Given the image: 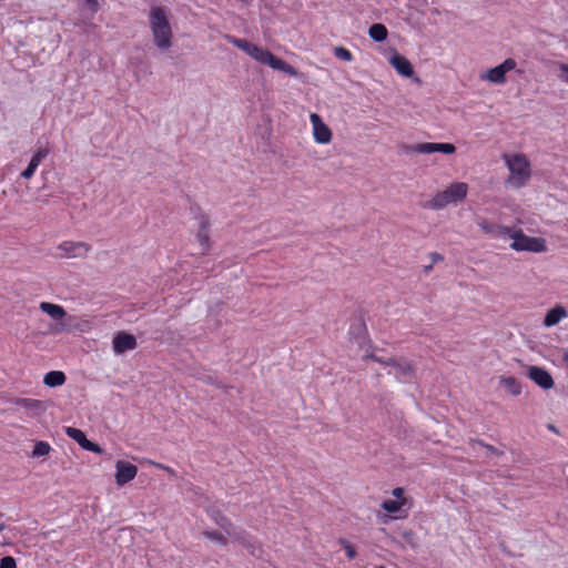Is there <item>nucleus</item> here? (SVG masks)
Instances as JSON below:
<instances>
[{
  "mask_svg": "<svg viewBox=\"0 0 568 568\" xmlns=\"http://www.w3.org/2000/svg\"><path fill=\"white\" fill-rule=\"evenodd\" d=\"M227 40L230 43H232L234 47L239 48L243 52H245L247 55H250L255 61L268 65L273 70L282 71L291 77L296 78L298 75V72L295 68L286 63L281 58H277L274 55L271 51L267 49H264L262 47H258L254 43L248 42L245 39H240L235 37H227Z\"/></svg>",
  "mask_w": 568,
  "mask_h": 568,
  "instance_id": "nucleus-1",
  "label": "nucleus"
},
{
  "mask_svg": "<svg viewBox=\"0 0 568 568\" xmlns=\"http://www.w3.org/2000/svg\"><path fill=\"white\" fill-rule=\"evenodd\" d=\"M149 27L154 45L161 51L170 50L173 31L169 10L161 6H152L149 12Z\"/></svg>",
  "mask_w": 568,
  "mask_h": 568,
  "instance_id": "nucleus-2",
  "label": "nucleus"
},
{
  "mask_svg": "<svg viewBox=\"0 0 568 568\" xmlns=\"http://www.w3.org/2000/svg\"><path fill=\"white\" fill-rule=\"evenodd\" d=\"M503 160L509 170L506 184L520 189L525 186L531 176L530 162L524 154H505Z\"/></svg>",
  "mask_w": 568,
  "mask_h": 568,
  "instance_id": "nucleus-3",
  "label": "nucleus"
},
{
  "mask_svg": "<svg viewBox=\"0 0 568 568\" xmlns=\"http://www.w3.org/2000/svg\"><path fill=\"white\" fill-rule=\"evenodd\" d=\"M468 194V184L465 182H454L445 190L436 193L426 204L432 210H443L450 204L463 202Z\"/></svg>",
  "mask_w": 568,
  "mask_h": 568,
  "instance_id": "nucleus-4",
  "label": "nucleus"
},
{
  "mask_svg": "<svg viewBox=\"0 0 568 568\" xmlns=\"http://www.w3.org/2000/svg\"><path fill=\"white\" fill-rule=\"evenodd\" d=\"M511 240L510 248L516 252L544 253L547 251L546 240L526 235L520 229H511L508 237Z\"/></svg>",
  "mask_w": 568,
  "mask_h": 568,
  "instance_id": "nucleus-5",
  "label": "nucleus"
},
{
  "mask_svg": "<svg viewBox=\"0 0 568 568\" xmlns=\"http://www.w3.org/2000/svg\"><path fill=\"white\" fill-rule=\"evenodd\" d=\"M91 250V245L83 241H63L57 246L61 258H82L85 257Z\"/></svg>",
  "mask_w": 568,
  "mask_h": 568,
  "instance_id": "nucleus-6",
  "label": "nucleus"
},
{
  "mask_svg": "<svg viewBox=\"0 0 568 568\" xmlns=\"http://www.w3.org/2000/svg\"><path fill=\"white\" fill-rule=\"evenodd\" d=\"M517 63L514 59L508 58L499 65L488 69L479 75L480 80L488 81L494 84H504L506 82V73L514 70Z\"/></svg>",
  "mask_w": 568,
  "mask_h": 568,
  "instance_id": "nucleus-7",
  "label": "nucleus"
},
{
  "mask_svg": "<svg viewBox=\"0 0 568 568\" xmlns=\"http://www.w3.org/2000/svg\"><path fill=\"white\" fill-rule=\"evenodd\" d=\"M477 226L491 239L507 240L510 235L511 229L495 222H490L484 217L476 219Z\"/></svg>",
  "mask_w": 568,
  "mask_h": 568,
  "instance_id": "nucleus-8",
  "label": "nucleus"
},
{
  "mask_svg": "<svg viewBox=\"0 0 568 568\" xmlns=\"http://www.w3.org/2000/svg\"><path fill=\"white\" fill-rule=\"evenodd\" d=\"M526 375L540 388L548 390L554 387L555 382L550 373L540 366H527Z\"/></svg>",
  "mask_w": 568,
  "mask_h": 568,
  "instance_id": "nucleus-9",
  "label": "nucleus"
},
{
  "mask_svg": "<svg viewBox=\"0 0 568 568\" xmlns=\"http://www.w3.org/2000/svg\"><path fill=\"white\" fill-rule=\"evenodd\" d=\"M456 148L452 143H433V142H425V143H417L414 145L408 146L407 152L408 153H423V154H429L434 152H440L444 154H453L455 153Z\"/></svg>",
  "mask_w": 568,
  "mask_h": 568,
  "instance_id": "nucleus-10",
  "label": "nucleus"
},
{
  "mask_svg": "<svg viewBox=\"0 0 568 568\" xmlns=\"http://www.w3.org/2000/svg\"><path fill=\"white\" fill-rule=\"evenodd\" d=\"M387 365L390 368L388 374H393L398 381L406 382L414 376V368L405 358H389Z\"/></svg>",
  "mask_w": 568,
  "mask_h": 568,
  "instance_id": "nucleus-11",
  "label": "nucleus"
},
{
  "mask_svg": "<svg viewBox=\"0 0 568 568\" xmlns=\"http://www.w3.org/2000/svg\"><path fill=\"white\" fill-rule=\"evenodd\" d=\"M310 121L313 129V138L320 144H328L332 141V131L323 122L317 113H311Z\"/></svg>",
  "mask_w": 568,
  "mask_h": 568,
  "instance_id": "nucleus-12",
  "label": "nucleus"
},
{
  "mask_svg": "<svg viewBox=\"0 0 568 568\" xmlns=\"http://www.w3.org/2000/svg\"><path fill=\"white\" fill-rule=\"evenodd\" d=\"M138 346V342L134 335L126 332H118L112 341V349L114 354L121 355L128 351H133Z\"/></svg>",
  "mask_w": 568,
  "mask_h": 568,
  "instance_id": "nucleus-13",
  "label": "nucleus"
},
{
  "mask_svg": "<svg viewBox=\"0 0 568 568\" xmlns=\"http://www.w3.org/2000/svg\"><path fill=\"white\" fill-rule=\"evenodd\" d=\"M232 539L240 545H242L244 548L248 550V552L252 556L261 557L262 556V546L260 542L251 536L247 531L243 529H239L236 534L232 537Z\"/></svg>",
  "mask_w": 568,
  "mask_h": 568,
  "instance_id": "nucleus-14",
  "label": "nucleus"
},
{
  "mask_svg": "<svg viewBox=\"0 0 568 568\" xmlns=\"http://www.w3.org/2000/svg\"><path fill=\"white\" fill-rule=\"evenodd\" d=\"M115 470V483L119 486H123L126 483L133 480L138 474L136 466L124 460L116 462Z\"/></svg>",
  "mask_w": 568,
  "mask_h": 568,
  "instance_id": "nucleus-15",
  "label": "nucleus"
},
{
  "mask_svg": "<svg viewBox=\"0 0 568 568\" xmlns=\"http://www.w3.org/2000/svg\"><path fill=\"white\" fill-rule=\"evenodd\" d=\"M65 434L70 438L75 440L85 450L97 453V454H101L103 452L102 448L98 444L89 440L87 438L85 434L81 429H78L74 427H67Z\"/></svg>",
  "mask_w": 568,
  "mask_h": 568,
  "instance_id": "nucleus-16",
  "label": "nucleus"
},
{
  "mask_svg": "<svg viewBox=\"0 0 568 568\" xmlns=\"http://www.w3.org/2000/svg\"><path fill=\"white\" fill-rule=\"evenodd\" d=\"M389 64L402 77L410 78L414 74V69L409 60L397 52L393 53L389 58Z\"/></svg>",
  "mask_w": 568,
  "mask_h": 568,
  "instance_id": "nucleus-17",
  "label": "nucleus"
},
{
  "mask_svg": "<svg viewBox=\"0 0 568 568\" xmlns=\"http://www.w3.org/2000/svg\"><path fill=\"white\" fill-rule=\"evenodd\" d=\"M197 233L196 239L203 248V251H207L210 248V236H209V219L204 215L197 217Z\"/></svg>",
  "mask_w": 568,
  "mask_h": 568,
  "instance_id": "nucleus-18",
  "label": "nucleus"
},
{
  "mask_svg": "<svg viewBox=\"0 0 568 568\" xmlns=\"http://www.w3.org/2000/svg\"><path fill=\"white\" fill-rule=\"evenodd\" d=\"M47 155H48V151H47V150H44V149H40V150H38V151L33 154V156L31 158V160H30V162H29V164H28L27 169H26V170H23V171L21 172V176H22L23 179H27V180L31 179V178L34 175V173H36V171H37V169H38V166L40 165V163L42 162V160H43Z\"/></svg>",
  "mask_w": 568,
  "mask_h": 568,
  "instance_id": "nucleus-19",
  "label": "nucleus"
},
{
  "mask_svg": "<svg viewBox=\"0 0 568 568\" xmlns=\"http://www.w3.org/2000/svg\"><path fill=\"white\" fill-rule=\"evenodd\" d=\"M567 316L568 312L566 311V308L561 305H557L547 312L544 318V325L546 327H552Z\"/></svg>",
  "mask_w": 568,
  "mask_h": 568,
  "instance_id": "nucleus-20",
  "label": "nucleus"
},
{
  "mask_svg": "<svg viewBox=\"0 0 568 568\" xmlns=\"http://www.w3.org/2000/svg\"><path fill=\"white\" fill-rule=\"evenodd\" d=\"M40 310L48 314L53 320H61L65 316V310L58 304L41 302L39 305Z\"/></svg>",
  "mask_w": 568,
  "mask_h": 568,
  "instance_id": "nucleus-21",
  "label": "nucleus"
},
{
  "mask_svg": "<svg viewBox=\"0 0 568 568\" xmlns=\"http://www.w3.org/2000/svg\"><path fill=\"white\" fill-rule=\"evenodd\" d=\"M499 384L513 396H518L521 394V384L515 377L500 376Z\"/></svg>",
  "mask_w": 568,
  "mask_h": 568,
  "instance_id": "nucleus-22",
  "label": "nucleus"
},
{
  "mask_svg": "<svg viewBox=\"0 0 568 568\" xmlns=\"http://www.w3.org/2000/svg\"><path fill=\"white\" fill-rule=\"evenodd\" d=\"M16 404L26 408L27 410H30L33 415H38L45 409V406L42 402L31 398H19L16 400Z\"/></svg>",
  "mask_w": 568,
  "mask_h": 568,
  "instance_id": "nucleus-23",
  "label": "nucleus"
},
{
  "mask_svg": "<svg viewBox=\"0 0 568 568\" xmlns=\"http://www.w3.org/2000/svg\"><path fill=\"white\" fill-rule=\"evenodd\" d=\"M65 382V375L60 371H51L44 375L43 383L49 387L61 386Z\"/></svg>",
  "mask_w": 568,
  "mask_h": 568,
  "instance_id": "nucleus-24",
  "label": "nucleus"
},
{
  "mask_svg": "<svg viewBox=\"0 0 568 568\" xmlns=\"http://www.w3.org/2000/svg\"><path fill=\"white\" fill-rule=\"evenodd\" d=\"M388 34L387 28L382 23H374L368 29V36L376 42H383Z\"/></svg>",
  "mask_w": 568,
  "mask_h": 568,
  "instance_id": "nucleus-25",
  "label": "nucleus"
},
{
  "mask_svg": "<svg viewBox=\"0 0 568 568\" xmlns=\"http://www.w3.org/2000/svg\"><path fill=\"white\" fill-rule=\"evenodd\" d=\"M214 520L216 523V525L223 529L225 531V534L227 536H230L231 538L236 534V531L239 530L232 523L229 518L222 516V515H217L214 517Z\"/></svg>",
  "mask_w": 568,
  "mask_h": 568,
  "instance_id": "nucleus-26",
  "label": "nucleus"
},
{
  "mask_svg": "<svg viewBox=\"0 0 568 568\" xmlns=\"http://www.w3.org/2000/svg\"><path fill=\"white\" fill-rule=\"evenodd\" d=\"M406 503H407V499H400V500L386 499L382 503L381 507L388 514H397L402 510L403 506H405Z\"/></svg>",
  "mask_w": 568,
  "mask_h": 568,
  "instance_id": "nucleus-27",
  "label": "nucleus"
},
{
  "mask_svg": "<svg viewBox=\"0 0 568 568\" xmlns=\"http://www.w3.org/2000/svg\"><path fill=\"white\" fill-rule=\"evenodd\" d=\"M202 534L206 539H209L220 546L225 547L229 544L227 537L225 535H223L222 532H219L215 530H204Z\"/></svg>",
  "mask_w": 568,
  "mask_h": 568,
  "instance_id": "nucleus-28",
  "label": "nucleus"
},
{
  "mask_svg": "<svg viewBox=\"0 0 568 568\" xmlns=\"http://www.w3.org/2000/svg\"><path fill=\"white\" fill-rule=\"evenodd\" d=\"M50 450H51V447L47 442H37L33 447V450H32V456L33 457L47 456L50 453Z\"/></svg>",
  "mask_w": 568,
  "mask_h": 568,
  "instance_id": "nucleus-29",
  "label": "nucleus"
},
{
  "mask_svg": "<svg viewBox=\"0 0 568 568\" xmlns=\"http://www.w3.org/2000/svg\"><path fill=\"white\" fill-rule=\"evenodd\" d=\"M334 55L341 60H344V61H347V62H351L353 60V54L352 52L344 48V47H336L334 48Z\"/></svg>",
  "mask_w": 568,
  "mask_h": 568,
  "instance_id": "nucleus-30",
  "label": "nucleus"
},
{
  "mask_svg": "<svg viewBox=\"0 0 568 568\" xmlns=\"http://www.w3.org/2000/svg\"><path fill=\"white\" fill-rule=\"evenodd\" d=\"M557 68L559 71V73L557 74L558 79L561 82L568 84V64L559 62V63H557Z\"/></svg>",
  "mask_w": 568,
  "mask_h": 568,
  "instance_id": "nucleus-31",
  "label": "nucleus"
},
{
  "mask_svg": "<svg viewBox=\"0 0 568 568\" xmlns=\"http://www.w3.org/2000/svg\"><path fill=\"white\" fill-rule=\"evenodd\" d=\"M341 544L346 551V555L349 559H354L356 557L355 548L346 540H342Z\"/></svg>",
  "mask_w": 568,
  "mask_h": 568,
  "instance_id": "nucleus-32",
  "label": "nucleus"
},
{
  "mask_svg": "<svg viewBox=\"0 0 568 568\" xmlns=\"http://www.w3.org/2000/svg\"><path fill=\"white\" fill-rule=\"evenodd\" d=\"M0 568H17L13 557L7 556L0 560Z\"/></svg>",
  "mask_w": 568,
  "mask_h": 568,
  "instance_id": "nucleus-33",
  "label": "nucleus"
},
{
  "mask_svg": "<svg viewBox=\"0 0 568 568\" xmlns=\"http://www.w3.org/2000/svg\"><path fill=\"white\" fill-rule=\"evenodd\" d=\"M364 359H373V361H375V362H377V363H379V364H382V365H384L386 367H389L387 365V362H388L389 358L385 359V358H382V357H377L375 355H366V356H364Z\"/></svg>",
  "mask_w": 568,
  "mask_h": 568,
  "instance_id": "nucleus-34",
  "label": "nucleus"
},
{
  "mask_svg": "<svg viewBox=\"0 0 568 568\" xmlns=\"http://www.w3.org/2000/svg\"><path fill=\"white\" fill-rule=\"evenodd\" d=\"M85 3L88 4L89 9L92 13L98 12L99 10V2L98 0H85Z\"/></svg>",
  "mask_w": 568,
  "mask_h": 568,
  "instance_id": "nucleus-35",
  "label": "nucleus"
},
{
  "mask_svg": "<svg viewBox=\"0 0 568 568\" xmlns=\"http://www.w3.org/2000/svg\"><path fill=\"white\" fill-rule=\"evenodd\" d=\"M392 494L396 498V500L405 499L404 498V488H402V487L394 488Z\"/></svg>",
  "mask_w": 568,
  "mask_h": 568,
  "instance_id": "nucleus-36",
  "label": "nucleus"
},
{
  "mask_svg": "<svg viewBox=\"0 0 568 568\" xmlns=\"http://www.w3.org/2000/svg\"><path fill=\"white\" fill-rule=\"evenodd\" d=\"M473 445L474 446L475 445H479V446L486 448L488 452L494 453V454L497 453V449L494 446L486 445V444H484L483 442H479V440L474 442Z\"/></svg>",
  "mask_w": 568,
  "mask_h": 568,
  "instance_id": "nucleus-37",
  "label": "nucleus"
},
{
  "mask_svg": "<svg viewBox=\"0 0 568 568\" xmlns=\"http://www.w3.org/2000/svg\"><path fill=\"white\" fill-rule=\"evenodd\" d=\"M562 358H564V362H565V363L567 364V366H568V348H567V349H564Z\"/></svg>",
  "mask_w": 568,
  "mask_h": 568,
  "instance_id": "nucleus-38",
  "label": "nucleus"
},
{
  "mask_svg": "<svg viewBox=\"0 0 568 568\" xmlns=\"http://www.w3.org/2000/svg\"><path fill=\"white\" fill-rule=\"evenodd\" d=\"M440 258H442V257H440L438 254H435V255H434V260H435V261H436V260H440Z\"/></svg>",
  "mask_w": 568,
  "mask_h": 568,
  "instance_id": "nucleus-39",
  "label": "nucleus"
},
{
  "mask_svg": "<svg viewBox=\"0 0 568 568\" xmlns=\"http://www.w3.org/2000/svg\"><path fill=\"white\" fill-rule=\"evenodd\" d=\"M412 536H413V534H412V532H406V534H405V537H412Z\"/></svg>",
  "mask_w": 568,
  "mask_h": 568,
  "instance_id": "nucleus-40",
  "label": "nucleus"
}]
</instances>
